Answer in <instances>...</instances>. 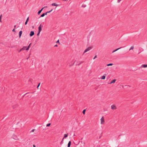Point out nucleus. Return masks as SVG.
Segmentation results:
<instances>
[{
    "instance_id": "nucleus-5",
    "label": "nucleus",
    "mask_w": 147,
    "mask_h": 147,
    "mask_svg": "<svg viewBox=\"0 0 147 147\" xmlns=\"http://www.w3.org/2000/svg\"><path fill=\"white\" fill-rule=\"evenodd\" d=\"M44 7L43 8H42L38 12V15H39L40 14V13H41V11H42V10L43 9L45 8V7Z\"/></svg>"
},
{
    "instance_id": "nucleus-14",
    "label": "nucleus",
    "mask_w": 147,
    "mask_h": 147,
    "mask_svg": "<svg viewBox=\"0 0 147 147\" xmlns=\"http://www.w3.org/2000/svg\"><path fill=\"white\" fill-rule=\"evenodd\" d=\"M26 47H24L22 49H21V50H26Z\"/></svg>"
},
{
    "instance_id": "nucleus-41",
    "label": "nucleus",
    "mask_w": 147,
    "mask_h": 147,
    "mask_svg": "<svg viewBox=\"0 0 147 147\" xmlns=\"http://www.w3.org/2000/svg\"><path fill=\"white\" fill-rule=\"evenodd\" d=\"M22 50H21V49H20V51H19V52H20L21 51H22Z\"/></svg>"
},
{
    "instance_id": "nucleus-32",
    "label": "nucleus",
    "mask_w": 147,
    "mask_h": 147,
    "mask_svg": "<svg viewBox=\"0 0 147 147\" xmlns=\"http://www.w3.org/2000/svg\"><path fill=\"white\" fill-rule=\"evenodd\" d=\"M121 1V0H118L117 2L119 3Z\"/></svg>"
},
{
    "instance_id": "nucleus-23",
    "label": "nucleus",
    "mask_w": 147,
    "mask_h": 147,
    "mask_svg": "<svg viewBox=\"0 0 147 147\" xmlns=\"http://www.w3.org/2000/svg\"><path fill=\"white\" fill-rule=\"evenodd\" d=\"M86 109H84L83 110V112H82V113L84 114H85V111H86Z\"/></svg>"
},
{
    "instance_id": "nucleus-33",
    "label": "nucleus",
    "mask_w": 147,
    "mask_h": 147,
    "mask_svg": "<svg viewBox=\"0 0 147 147\" xmlns=\"http://www.w3.org/2000/svg\"><path fill=\"white\" fill-rule=\"evenodd\" d=\"M28 22H27V21H26V22H25V25H26L27 23Z\"/></svg>"
},
{
    "instance_id": "nucleus-24",
    "label": "nucleus",
    "mask_w": 147,
    "mask_h": 147,
    "mask_svg": "<svg viewBox=\"0 0 147 147\" xmlns=\"http://www.w3.org/2000/svg\"><path fill=\"white\" fill-rule=\"evenodd\" d=\"M50 125H51V123H48L47 125L46 126L47 127H49Z\"/></svg>"
},
{
    "instance_id": "nucleus-36",
    "label": "nucleus",
    "mask_w": 147,
    "mask_h": 147,
    "mask_svg": "<svg viewBox=\"0 0 147 147\" xmlns=\"http://www.w3.org/2000/svg\"><path fill=\"white\" fill-rule=\"evenodd\" d=\"M62 143H63V142L61 141V142H60V144H62Z\"/></svg>"
},
{
    "instance_id": "nucleus-10",
    "label": "nucleus",
    "mask_w": 147,
    "mask_h": 147,
    "mask_svg": "<svg viewBox=\"0 0 147 147\" xmlns=\"http://www.w3.org/2000/svg\"><path fill=\"white\" fill-rule=\"evenodd\" d=\"M22 31H20V32H19V38H20L21 37V36L22 34Z\"/></svg>"
},
{
    "instance_id": "nucleus-3",
    "label": "nucleus",
    "mask_w": 147,
    "mask_h": 147,
    "mask_svg": "<svg viewBox=\"0 0 147 147\" xmlns=\"http://www.w3.org/2000/svg\"><path fill=\"white\" fill-rule=\"evenodd\" d=\"M111 109L113 110H114L117 109V107L115 105H113L111 106Z\"/></svg>"
},
{
    "instance_id": "nucleus-18",
    "label": "nucleus",
    "mask_w": 147,
    "mask_h": 147,
    "mask_svg": "<svg viewBox=\"0 0 147 147\" xmlns=\"http://www.w3.org/2000/svg\"><path fill=\"white\" fill-rule=\"evenodd\" d=\"M45 16V14L44 13H43V14H42L41 16H40L39 17V18H40V17H43L44 16Z\"/></svg>"
},
{
    "instance_id": "nucleus-12",
    "label": "nucleus",
    "mask_w": 147,
    "mask_h": 147,
    "mask_svg": "<svg viewBox=\"0 0 147 147\" xmlns=\"http://www.w3.org/2000/svg\"><path fill=\"white\" fill-rule=\"evenodd\" d=\"M71 141H69L67 147H70L71 144Z\"/></svg>"
},
{
    "instance_id": "nucleus-8",
    "label": "nucleus",
    "mask_w": 147,
    "mask_h": 147,
    "mask_svg": "<svg viewBox=\"0 0 147 147\" xmlns=\"http://www.w3.org/2000/svg\"><path fill=\"white\" fill-rule=\"evenodd\" d=\"M105 124V121L104 120L103 117H102V124Z\"/></svg>"
},
{
    "instance_id": "nucleus-15",
    "label": "nucleus",
    "mask_w": 147,
    "mask_h": 147,
    "mask_svg": "<svg viewBox=\"0 0 147 147\" xmlns=\"http://www.w3.org/2000/svg\"><path fill=\"white\" fill-rule=\"evenodd\" d=\"M68 136V134H64L63 138H66Z\"/></svg>"
},
{
    "instance_id": "nucleus-16",
    "label": "nucleus",
    "mask_w": 147,
    "mask_h": 147,
    "mask_svg": "<svg viewBox=\"0 0 147 147\" xmlns=\"http://www.w3.org/2000/svg\"><path fill=\"white\" fill-rule=\"evenodd\" d=\"M31 44V43H30L29 46H28V47L27 48H26V50H28L29 49L30 47V45Z\"/></svg>"
},
{
    "instance_id": "nucleus-35",
    "label": "nucleus",
    "mask_w": 147,
    "mask_h": 147,
    "mask_svg": "<svg viewBox=\"0 0 147 147\" xmlns=\"http://www.w3.org/2000/svg\"><path fill=\"white\" fill-rule=\"evenodd\" d=\"M33 147H36V146L35 145H33Z\"/></svg>"
},
{
    "instance_id": "nucleus-37",
    "label": "nucleus",
    "mask_w": 147,
    "mask_h": 147,
    "mask_svg": "<svg viewBox=\"0 0 147 147\" xmlns=\"http://www.w3.org/2000/svg\"><path fill=\"white\" fill-rule=\"evenodd\" d=\"M58 45H55L54 47H57Z\"/></svg>"
},
{
    "instance_id": "nucleus-44",
    "label": "nucleus",
    "mask_w": 147,
    "mask_h": 147,
    "mask_svg": "<svg viewBox=\"0 0 147 147\" xmlns=\"http://www.w3.org/2000/svg\"><path fill=\"white\" fill-rule=\"evenodd\" d=\"M28 18H28H29V17H28V18Z\"/></svg>"
},
{
    "instance_id": "nucleus-19",
    "label": "nucleus",
    "mask_w": 147,
    "mask_h": 147,
    "mask_svg": "<svg viewBox=\"0 0 147 147\" xmlns=\"http://www.w3.org/2000/svg\"><path fill=\"white\" fill-rule=\"evenodd\" d=\"M134 49V46H132L129 49V51H130L131 50H133Z\"/></svg>"
},
{
    "instance_id": "nucleus-30",
    "label": "nucleus",
    "mask_w": 147,
    "mask_h": 147,
    "mask_svg": "<svg viewBox=\"0 0 147 147\" xmlns=\"http://www.w3.org/2000/svg\"><path fill=\"white\" fill-rule=\"evenodd\" d=\"M12 31L13 32H15V29L14 28L13 29V30H12Z\"/></svg>"
},
{
    "instance_id": "nucleus-38",
    "label": "nucleus",
    "mask_w": 147,
    "mask_h": 147,
    "mask_svg": "<svg viewBox=\"0 0 147 147\" xmlns=\"http://www.w3.org/2000/svg\"><path fill=\"white\" fill-rule=\"evenodd\" d=\"M64 138H63V139H62V141H62V142H63V139H64Z\"/></svg>"
},
{
    "instance_id": "nucleus-31",
    "label": "nucleus",
    "mask_w": 147,
    "mask_h": 147,
    "mask_svg": "<svg viewBox=\"0 0 147 147\" xmlns=\"http://www.w3.org/2000/svg\"><path fill=\"white\" fill-rule=\"evenodd\" d=\"M96 57H97V56L96 55L94 57V58L93 59H94L96 58Z\"/></svg>"
},
{
    "instance_id": "nucleus-26",
    "label": "nucleus",
    "mask_w": 147,
    "mask_h": 147,
    "mask_svg": "<svg viewBox=\"0 0 147 147\" xmlns=\"http://www.w3.org/2000/svg\"><path fill=\"white\" fill-rule=\"evenodd\" d=\"M40 83H38V86H37V89H38V88L39 86H40Z\"/></svg>"
},
{
    "instance_id": "nucleus-27",
    "label": "nucleus",
    "mask_w": 147,
    "mask_h": 147,
    "mask_svg": "<svg viewBox=\"0 0 147 147\" xmlns=\"http://www.w3.org/2000/svg\"><path fill=\"white\" fill-rule=\"evenodd\" d=\"M40 32L38 31V33H37V35L38 36V35H39V34Z\"/></svg>"
},
{
    "instance_id": "nucleus-17",
    "label": "nucleus",
    "mask_w": 147,
    "mask_h": 147,
    "mask_svg": "<svg viewBox=\"0 0 147 147\" xmlns=\"http://www.w3.org/2000/svg\"><path fill=\"white\" fill-rule=\"evenodd\" d=\"M51 5L53 6H58V5L57 4H56L55 3H52Z\"/></svg>"
},
{
    "instance_id": "nucleus-1",
    "label": "nucleus",
    "mask_w": 147,
    "mask_h": 147,
    "mask_svg": "<svg viewBox=\"0 0 147 147\" xmlns=\"http://www.w3.org/2000/svg\"><path fill=\"white\" fill-rule=\"evenodd\" d=\"M12 138L14 140H19L17 136L16 135L13 134L12 136Z\"/></svg>"
},
{
    "instance_id": "nucleus-22",
    "label": "nucleus",
    "mask_w": 147,
    "mask_h": 147,
    "mask_svg": "<svg viewBox=\"0 0 147 147\" xmlns=\"http://www.w3.org/2000/svg\"><path fill=\"white\" fill-rule=\"evenodd\" d=\"M113 65V64L112 63H109V64H108L107 65V66H112Z\"/></svg>"
},
{
    "instance_id": "nucleus-7",
    "label": "nucleus",
    "mask_w": 147,
    "mask_h": 147,
    "mask_svg": "<svg viewBox=\"0 0 147 147\" xmlns=\"http://www.w3.org/2000/svg\"><path fill=\"white\" fill-rule=\"evenodd\" d=\"M141 67L146 68L147 67V65L143 64L141 66Z\"/></svg>"
},
{
    "instance_id": "nucleus-20",
    "label": "nucleus",
    "mask_w": 147,
    "mask_h": 147,
    "mask_svg": "<svg viewBox=\"0 0 147 147\" xmlns=\"http://www.w3.org/2000/svg\"><path fill=\"white\" fill-rule=\"evenodd\" d=\"M105 78V76H102V79H104Z\"/></svg>"
},
{
    "instance_id": "nucleus-13",
    "label": "nucleus",
    "mask_w": 147,
    "mask_h": 147,
    "mask_svg": "<svg viewBox=\"0 0 147 147\" xmlns=\"http://www.w3.org/2000/svg\"><path fill=\"white\" fill-rule=\"evenodd\" d=\"M121 48H122V47H120V48H118V49H116L115 50H114V51H113L112 52V53H114V52H115V51H117V50H119V49H121Z\"/></svg>"
},
{
    "instance_id": "nucleus-29",
    "label": "nucleus",
    "mask_w": 147,
    "mask_h": 147,
    "mask_svg": "<svg viewBox=\"0 0 147 147\" xmlns=\"http://www.w3.org/2000/svg\"><path fill=\"white\" fill-rule=\"evenodd\" d=\"M56 43H59V40H58L56 42Z\"/></svg>"
},
{
    "instance_id": "nucleus-28",
    "label": "nucleus",
    "mask_w": 147,
    "mask_h": 147,
    "mask_svg": "<svg viewBox=\"0 0 147 147\" xmlns=\"http://www.w3.org/2000/svg\"><path fill=\"white\" fill-rule=\"evenodd\" d=\"M35 130V129H33L31 131V132H33Z\"/></svg>"
},
{
    "instance_id": "nucleus-21",
    "label": "nucleus",
    "mask_w": 147,
    "mask_h": 147,
    "mask_svg": "<svg viewBox=\"0 0 147 147\" xmlns=\"http://www.w3.org/2000/svg\"><path fill=\"white\" fill-rule=\"evenodd\" d=\"M86 7V5H82V7L84 8L85 7Z\"/></svg>"
},
{
    "instance_id": "nucleus-34",
    "label": "nucleus",
    "mask_w": 147,
    "mask_h": 147,
    "mask_svg": "<svg viewBox=\"0 0 147 147\" xmlns=\"http://www.w3.org/2000/svg\"><path fill=\"white\" fill-rule=\"evenodd\" d=\"M29 19H27L26 20V21H27V22H28V21L29 20Z\"/></svg>"
},
{
    "instance_id": "nucleus-2",
    "label": "nucleus",
    "mask_w": 147,
    "mask_h": 147,
    "mask_svg": "<svg viewBox=\"0 0 147 147\" xmlns=\"http://www.w3.org/2000/svg\"><path fill=\"white\" fill-rule=\"evenodd\" d=\"M91 47H88V48L86 49H85L83 53V55L84 54V53H85L86 52L90 50L91 49Z\"/></svg>"
},
{
    "instance_id": "nucleus-6",
    "label": "nucleus",
    "mask_w": 147,
    "mask_h": 147,
    "mask_svg": "<svg viewBox=\"0 0 147 147\" xmlns=\"http://www.w3.org/2000/svg\"><path fill=\"white\" fill-rule=\"evenodd\" d=\"M34 32L33 31H31V32H30V36H33V35H34Z\"/></svg>"
},
{
    "instance_id": "nucleus-39",
    "label": "nucleus",
    "mask_w": 147,
    "mask_h": 147,
    "mask_svg": "<svg viewBox=\"0 0 147 147\" xmlns=\"http://www.w3.org/2000/svg\"><path fill=\"white\" fill-rule=\"evenodd\" d=\"M2 17V15H1L0 16V18H1Z\"/></svg>"
},
{
    "instance_id": "nucleus-9",
    "label": "nucleus",
    "mask_w": 147,
    "mask_h": 147,
    "mask_svg": "<svg viewBox=\"0 0 147 147\" xmlns=\"http://www.w3.org/2000/svg\"><path fill=\"white\" fill-rule=\"evenodd\" d=\"M116 81V80L115 79H114L112 80L111 82H110V84H111L112 83H115Z\"/></svg>"
},
{
    "instance_id": "nucleus-40",
    "label": "nucleus",
    "mask_w": 147,
    "mask_h": 147,
    "mask_svg": "<svg viewBox=\"0 0 147 147\" xmlns=\"http://www.w3.org/2000/svg\"><path fill=\"white\" fill-rule=\"evenodd\" d=\"M0 22H2L1 19H0Z\"/></svg>"
},
{
    "instance_id": "nucleus-43",
    "label": "nucleus",
    "mask_w": 147,
    "mask_h": 147,
    "mask_svg": "<svg viewBox=\"0 0 147 147\" xmlns=\"http://www.w3.org/2000/svg\"><path fill=\"white\" fill-rule=\"evenodd\" d=\"M27 93H26L25 94V95L26 94H27Z\"/></svg>"
},
{
    "instance_id": "nucleus-11",
    "label": "nucleus",
    "mask_w": 147,
    "mask_h": 147,
    "mask_svg": "<svg viewBox=\"0 0 147 147\" xmlns=\"http://www.w3.org/2000/svg\"><path fill=\"white\" fill-rule=\"evenodd\" d=\"M53 10V9H51V10L49 11H47V12H46V13H45V15H47V14L48 13H50L51 11H52Z\"/></svg>"
},
{
    "instance_id": "nucleus-4",
    "label": "nucleus",
    "mask_w": 147,
    "mask_h": 147,
    "mask_svg": "<svg viewBox=\"0 0 147 147\" xmlns=\"http://www.w3.org/2000/svg\"><path fill=\"white\" fill-rule=\"evenodd\" d=\"M43 27V26L42 25V24H41L38 27V31L40 32L42 30V28Z\"/></svg>"
},
{
    "instance_id": "nucleus-25",
    "label": "nucleus",
    "mask_w": 147,
    "mask_h": 147,
    "mask_svg": "<svg viewBox=\"0 0 147 147\" xmlns=\"http://www.w3.org/2000/svg\"><path fill=\"white\" fill-rule=\"evenodd\" d=\"M84 63V61H81V62H80V63H79V64H78V65H79L80 64H82V63Z\"/></svg>"
},
{
    "instance_id": "nucleus-42",
    "label": "nucleus",
    "mask_w": 147,
    "mask_h": 147,
    "mask_svg": "<svg viewBox=\"0 0 147 147\" xmlns=\"http://www.w3.org/2000/svg\"><path fill=\"white\" fill-rule=\"evenodd\" d=\"M16 27V25H15L14 26V28H15Z\"/></svg>"
}]
</instances>
